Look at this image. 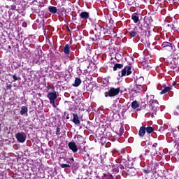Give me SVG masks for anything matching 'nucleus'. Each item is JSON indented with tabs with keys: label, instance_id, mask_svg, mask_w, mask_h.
<instances>
[{
	"label": "nucleus",
	"instance_id": "nucleus-7",
	"mask_svg": "<svg viewBox=\"0 0 179 179\" xmlns=\"http://www.w3.org/2000/svg\"><path fill=\"white\" fill-rule=\"evenodd\" d=\"M73 122H74V124L76 125H79L80 124V120H79V116H78V114H73Z\"/></svg>",
	"mask_w": 179,
	"mask_h": 179
},
{
	"label": "nucleus",
	"instance_id": "nucleus-9",
	"mask_svg": "<svg viewBox=\"0 0 179 179\" xmlns=\"http://www.w3.org/2000/svg\"><path fill=\"white\" fill-rule=\"evenodd\" d=\"M80 19H89V13L87 12H82L80 13Z\"/></svg>",
	"mask_w": 179,
	"mask_h": 179
},
{
	"label": "nucleus",
	"instance_id": "nucleus-11",
	"mask_svg": "<svg viewBox=\"0 0 179 179\" xmlns=\"http://www.w3.org/2000/svg\"><path fill=\"white\" fill-rule=\"evenodd\" d=\"M80 83H82V80H80V78H76L75 80V83L73 85L75 87H78V86L80 85Z\"/></svg>",
	"mask_w": 179,
	"mask_h": 179
},
{
	"label": "nucleus",
	"instance_id": "nucleus-20",
	"mask_svg": "<svg viewBox=\"0 0 179 179\" xmlns=\"http://www.w3.org/2000/svg\"><path fill=\"white\" fill-rule=\"evenodd\" d=\"M164 50H167V51H173V45L169 43Z\"/></svg>",
	"mask_w": 179,
	"mask_h": 179
},
{
	"label": "nucleus",
	"instance_id": "nucleus-16",
	"mask_svg": "<svg viewBox=\"0 0 179 179\" xmlns=\"http://www.w3.org/2000/svg\"><path fill=\"white\" fill-rule=\"evenodd\" d=\"M131 107H132V108H134V109L139 108V104L138 103V101H134L131 103Z\"/></svg>",
	"mask_w": 179,
	"mask_h": 179
},
{
	"label": "nucleus",
	"instance_id": "nucleus-13",
	"mask_svg": "<svg viewBox=\"0 0 179 179\" xmlns=\"http://www.w3.org/2000/svg\"><path fill=\"white\" fill-rule=\"evenodd\" d=\"M27 111H28L27 107L26 106L21 107V110H20L21 115H24V114H27Z\"/></svg>",
	"mask_w": 179,
	"mask_h": 179
},
{
	"label": "nucleus",
	"instance_id": "nucleus-19",
	"mask_svg": "<svg viewBox=\"0 0 179 179\" xmlns=\"http://www.w3.org/2000/svg\"><path fill=\"white\" fill-rule=\"evenodd\" d=\"M122 134H124V126L122 125L120 128L119 132L117 133V135H119V136H121L122 135Z\"/></svg>",
	"mask_w": 179,
	"mask_h": 179
},
{
	"label": "nucleus",
	"instance_id": "nucleus-5",
	"mask_svg": "<svg viewBox=\"0 0 179 179\" xmlns=\"http://www.w3.org/2000/svg\"><path fill=\"white\" fill-rule=\"evenodd\" d=\"M69 148L71 150H72V152H73L74 153L78 152V147L76 146V143H73V142H70L69 143Z\"/></svg>",
	"mask_w": 179,
	"mask_h": 179
},
{
	"label": "nucleus",
	"instance_id": "nucleus-31",
	"mask_svg": "<svg viewBox=\"0 0 179 179\" xmlns=\"http://www.w3.org/2000/svg\"><path fill=\"white\" fill-rule=\"evenodd\" d=\"M66 119H67V120H69V117H67Z\"/></svg>",
	"mask_w": 179,
	"mask_h": 179
},
{
	"label": "nucleus",
	"instance_id": "nucleus-10",
	"mask_svg": "<svg viewBox=\"0 0 179 179\" xmlns=\"http://www.w3.org/2000/svg\"><path fill=\"white\" fill-rule=\"evenodd\" d=\"M64 52L66 55H69V53L71 52V50L69 49V45H66L64 48Z\"/></svg>",
	"mask_w": 179,
	"mask_h": 179
},
{
	"label": "nucleus",
	"instance_id": "nucleus-8",
	"mask_svg": "<svg viewBox=\"0 0 179 179\" xmlns=\"http://www.w3.org/2000/svg\"><path fill=\"white\" fill-rule=\"evenodd\" d=\"M145 134H146V127H141L138 131V135L141 138H143V136H145Z\"/></svg>",
	"mask_w": 179,
	"mask_h": 179
},
{
	"label": "nucleus",
	"instance_id": "nucleus-12",
	"mask_svg": "<svg viewBox=\"0 0 179 179\" xmlns=\"http://www.w3.org/2000/svg\"><path fill=\"white\" fill-rule=\"evenodd\" d=\"M171 90V87H166L164 90H162L160 94H166V93H169Z\"/></svg>",
	"mask_w": 179,
	"mask_h": 179
},
{
	"label": "nucleus",
	"instance_id": "nucleus-1",
	"mask_svg": "<svg viewBox=\"0 0 179 179\" xmlns=\"http://www.w3.org/2000/svg\"><path fill=\"white\" fill-rule=\"evenodd\" d=\"M48 99L50 100V103L54 107V108H57V105L55 104V100H57V92H50L48 96Z\"/></svg>",
	"mask_w": 179,
	"mask_h": 179
},
{
	"label": "nucleus",
	"instance_id": "nucleus-28",
	"mask_svg": "<svg viewBox=\"0 0 179 179\" xmlns=\"http://www.w3.org/2000/svg\"><path fill=\"white\" fill-rule=\"evenodd\" d=\"M157 146V143H155L153 145H152V148H156Z\"/></svg>",
	"mask_w": 179,
	"mask_h": 179
},
{
	"label": "nucleus",
	"instance_id": "nucleus-33",
	"mask_svg": "<svg viewBox=\"0 0 179 179\" xmlns=\"http://www.w3.org/2000/svg\"><path fill=\"white\" fill-rule=\"evenodd\" d=\"M71 160H73V158H72Z\"/></svg>",
	"mask_w": 179,
	"mask_h": 179
},
{
	"label": "nucleus",
	"instance_id": "nucleus-18",
	"mask_svg": "<svg viewBox=\"0 0 179 179\" xmlns=\"http://www.w3.org/2000/svg\"><path fill=\"white\" fill-rule=\"evenodd\" d=\"M142 89V85H137L134 87V91L136 92L137 93H139L140 90Z\"/></svg>",
	"mask_w": 179,
	"mask_h": 179
},
{
	"label": "nucleus",
	"instance_id": "nucleus-25",
	"mask_svg": "<svg viewBox=\"0 0 179 179\" xmlns=\"http://www.w3.org/2000/svg\"><path fill=\"white\" fill-rule=\"evenodd\" d=\"M13 78L14 80L13 82H16V80H19V78L15 75L13 76Z\"/></svg>",
	"mask_w": 179,
	"mask_h": 179
},
{
	"label": "nucleus",
	"instance_id": "nucleus-22",
	"mask_svg": "<svg viewBox=\"0 0 179 179\" xmlns=\"http://www.w3.org/2000/svg\"><path fill=\"white\" fill-rule=\"evenodd\" d=\"M129 36L131 37H135L136 36V31H135V30L130 31Z\"/></svg>",
	"mask_w": 179,
	"mask_h": 179
},
{
	"label": "nucleus",
	"instance_id": "nucleus-6",
	"mask_svg": "<svg viewBox=\"0 0 179 179\" xmlns=\"http://www.w3.org/2000/svg\"><path fill=\"white\" fill-rule=\"evenodd\" d=\"M157 108H159V103L157 102V101H152V114H155L156 111H157Z\"/></svg>",
	"mask_w": 179,
	"mask_h": 179
},
{
	"label": "nucleus",
	"instance_id": "nucleus-21",
	"mask_svg": "<svg viewBox=\"0 0 179 179\" xmlns=\"http://www.w3.org/2000/svg\"><path fill=\"white\" fill-rule=\"evenodd\" d=\"M147 134H152L153 132V129L152 127H148L146 128Z\"/></svg>",
	"mask_w": 179,
	"mask_h": 179
},
{
	"label": "nucleus",
	"instance_id": "nucleus-23",
	"mask_svg": "<svg viewBox=\"0 0 179 179\" xmlns=\"http://www.w3.org/2000/svg\"><path fill=\"white\" fill-rule=\"evenodd\" d=\"M62 169H68V168H71V165L69 164H62L61 165Z\"/></svg>",
	"mask_w": 179,
	"mask_h": 179
},
{
	"label": "nucleus",
	"instance_id": "nucleus-29",
	"mask_svg": "<svg viewBox=\"0 0 179 179\" xmlns=\"http://www.w3.org/2000/svg\"><path fill=\"white\" fill-rule=\"evenodd\" d=\"M175 85H177V83L173 82V85L175 86Z\"/></svg>",
	"mask_w": 179,
	"mask_h": 179
},
{
	"label": "nucleus",
	"instance_id": "nucleus-2",
	"mask_svg": "<svg viewBox=\"0 0 179 179\" xmlns=\"http://www.w3.org/2000/svg\"><path fill=\"white\" fill-rule=\"evenodd\" d=\"M120 93V88H114L112 87L109 90L108 92L105 93V97H114L115 96H117Z\"/></svg>",
	"mask_w": 179,
	"mask_h": 179
},
{
	"label": "nucleus",
	"instance_id": "nucleus-26",
	"mask_svg": "<svg viewBox=\"0 0 179 179\" xmlns=\"http://www.w3.org/2000/svg\"><path fill=\"white\" fill-rule=\"evenodd\" d=\"M59 131H60L59 127H57V131H56V135H59Z\"/></svg>",
	"mask_w": 179,
	"mask_h": 179
},
{
	"label": "nucleus",
	"instance_id": "nucleus-32",
	"mask_svg": "<svg viewBox=\"0 0 179 179\" xmlns=\"http://www.w3.org/2000/svg\"><path fill=\"white\" fill-rule=\"evenodd\" d=\"M140 79H142V80H143V78H140Z\"/></svg>",
	"mask_w": 179,
	"mask_h": 179
},
{
	"label": "nucleus",
	"instance_id": "nucleus-34",
	"mask_svg": "<svg viewBox=\"0 0 179 179\" xmlns=\"http://www.w3.org/2000/svg\"><path fill=\"white\" fill-rule=\"evenodd\" d=\"M173 1H177V0H173Z\"/></svg>",
	"mask_w": 179,
	"mask_h": 179
},
{
	"label": "nucleus",
	"instance_id": "nucleus-24",
	"mask_svg": "<svg viewBox=\"0 0 179 179\" xmlns=\"http://www.w3.org/2000/svg\"><path fill=\"white\" fill-rule=\"evenodd\" d=\"M170 45V43L169 42H164L163 44H162V47L164 48V50L167 47Z\"/></svg>",
	"mask_w": 179,
	"mask_h": 179
},
{
	"label": "nucleus",
	"instance_id": "nucleus-17",
	"mask_svg": "<svg viewBox=\"0 0 179 179\" xmlns=\"http://www.w3.org/2000/svg\"><path fill=\"white\" fill-rule=\"evenodd\" d=\"M48 9L51 13H55L57 12V7L55 6H49Z\"/></svg>",
	"mask_w": 179,
	"mask_h": 179
},
{
	"label": "nucleus",
	"instance_id": "nucleus-4",
	"mask_svg": "<svg viewBox=\"0 0 179 179\" xmlns=\"http://www.w3.org/2000/svg\"><path fill=\"white\" fill-rule=\"evenodd\" d=\"M132 68L131 66H126L122 71V76H125V75H131L132 73Z\"/></svg>",
	"mask_w": 179,
	"mask_h": 179
},
{
	"label": "nucleus",
	"instance_id": "nucleus-14",
	"mask_svg": "<svg viewBox=\"0 0 179 179\" xmlns=\"http://www.w3.org/2000/svg\"><path fill=\"white\" fill-rule=\"evenodd\" d=\"M124 65L121 64H115L113 67V71H117V69H122Z\"/></svg>",
	"mask_w": 179,
	"mask_h": 179
},
{
	"label": "nucleus",
	"instance_id": "nucleus-15",
	"mask_svg": "<svg viewBox=\"0 0 179 179\" xmlns=\"http://www.w3.org/2000/svg\"><path fill=\"white\" fill-rule=\"evenodd\" d=\"M131 19L134 20V23H138V22H139V17L136 16V14H133Z\"/></svg>",
	"mask_w": 179,
	"mask_h": 179
},
{
	"label": "nucleus",
	"instance_id": "nucleus-27",
	"mask_svg": "<svg viewBox=\"0 0 179 179\" xmlns=\"http://www.w3.org/2000/svg\"><path fill=\"white\" fill-rule=\"evenodd\" d=\"M6 87L7 89H12V85H8Z\"/></svg>",
	"mask_w": 179,
	"mask_h": 179
},
{
	"label": "nucleus",
	"instance_id": "nucleus-30",
	"mask_svg": "<svg viewBox=\"0 0 179 179\" xmlns=\"http://www.w3.org/2000/svg\"><path fill=\"white\" fill-rule=\"evenodd\" d=\"M13 9H15L16 8V6H12Z\"/></svg>",
	"mask_w": 179,
	"mask_h": 179
},
{
	"label": "nucleus",
	"instance_id": "nucleus-3",
	"mask_svg": "<svg viewBox=\"0 0 179 179\" xmlns=\"http://www.w3.org/2000/svg\"><path fill=\"white\" fill-rule=\"evenodd\" d=\"M15 138L20 143H24L26 142V134L23 132L17 133L15 135Z\"/></svg>",
	"mask_w": 179,
	"mask_h": 179
}]
</instances>
